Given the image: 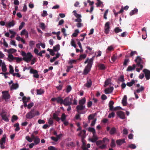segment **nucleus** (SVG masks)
<instances>
[{"label":"nucleus","mask_w":150,"mask_h":150,"mask_svg":"<svg viewBox=\"0 0 150 150\" xmlns=\"http://www.w3.org/2000/svg\"><path fill=\"white\" fill-rule=\"evenodd\" d=\"M16 51V50L13 48H11L9 49L8 53L11 54L12 53H13Z\"/></svg>","instance_id":"c9c22d12"},{"label":"nucleus","mask_w":150,"mask_h":150,"mask_svg":"<svg viewBox=\"0 0 150 150\" xmlns=\"http://www.w3.org/2000/svg\"><path fill=\"white\" fill-rule=\"evenodd\" d=\"M2 97L3 99L6 100H8L10 98V95L8 91H4L2 92Z\"/></svg>","instance_id":"39448f33"},{"label":"nucleus","mask_w":150,"mask_h":150,"mask_svg":"<svg viewBox=\"0 0 150 150\" xmlns=\"http://www.w3.org/2000/svg\"><path fill=\"white\" fill-rule=\"evenodd\" d=\"M143 71L145 74V77L146 79H150V71L147 69H144Z\"/></svg>","instance_id":"9b49d317"},{"label":"nucleus","mask_w":150,"mask_h":150,"mask_svg":"<svg viewBox=\"0 0 150 150\" xmlns=\"http://www.w3.org/2000/svg\"><path fill=\"white\" fill-rule=\"evenodd\" d=\"M85 106H83V105H80L77 106L76 108L78 111L79 110H82L85 108Z\"/></svg>","instance_id":"a878e982"},{"label":"nucleus","mask_w":150,"mask_h":150,"mask_svg":"<svg viewBox=\"0 0 150 150\" xmlns=\"http://www.w3.org/2000/svg\"><path fill=\"white\" fill-rule=\"evenodd\" d=\"M9 67V69H10V71H9L10 73V74H12L13 76V74L15 73H14V70H13V67L11 65H10Z\"/></svg>","instance_id":"58836bf2"},{"label":"nucleus","mask_w":150,"mask_h":150,"mask_svg":"<svg viewBox=\"0 0 150 150\" xmlns=\"http://www.w3.org/2000/svg\"><path fill=\"white\" fill-rule=\"evenodd\" d=\"M115 116V113L114 112H112L111 113H110L108 116V118L113 117Z\"/></svg>","instance_id":"49530a36"},{"label":"nucleus","mask_w":150,"mask_h":150,"mask_svg":"<svg viewBox=\"0 0 150 150\" xmlns=\"http://www.w3.org/2000/svg\"><path fill=\"white\" fill-rule=\"evenodd\" d=\"M25 139L28 142H31L33 140V139H32V138L31 137V138H30L29 136H26L25 137Z\"/></svg>","instance_id":"052dcab7"},{"label":"nucleus","mask_w":150,"mask_h":150,"mask_svg":"<svg viewBox=\"0 0 150 150\" xmlns=\"http://www.w3.org/2000/svg\"><path fill=\"white\" fill-rule=\"evenodd\" d=\"M73 12L74 13V15L78 18L77 19H75V21L78 23L81 22L82 21L81 19V15L77 13L75 10Z\"/></svg>","instance_id":"423d86ee"},{"label":"nucleus","mask_w":150,"mask_h":150,"mask_svg":"<svg viewBox=\"0 0 150 150\" xmlns=\"http://www.w3.org/2000/svg\"><path fill=\"white\" fill-rule=\"evenodd\" d=\"M71 89V86H68L67 88V89L66 90V92L67 93H69Z\"/></svg>","instance_id":"0e129e2a"},{"label":"nucleus","mask_w":150,"mask_h":150,"mask_svg":"<svg viewBox=\"0 0 150 150\" xmlns=\"http://www.w3.org/2000/svg\"><path fill=\"white\" fill-rule=\"evenodd\" d=\"M71 44L72 46L74 47L75 48L76 47V45L75 43V42L74 39H71Z\"/></svg>","instance_id":"37998d69"},{"label":"nucleus","mask_w":150,"mask_h":150,"mask_svg":"<svg viewBox=\"0 0 150 150\" xmlns=\"http://www.w3.org/2000/svg\"><path fill=\"white\" fill-rule=\"evenodd\" d=\"M79 33V30H78V29L75 30L74 33L72 35L76 37L77 36V35Z\"/></svg>","instance_id":"a18cd8bd"},{"label":"nucleus","mask_w":150,"mask_h":150,"mask_svg":"<svg viewBox=\"0 0 150 150\" xmlns=\"http://www.w3.org/2000/svg\"><path fill=\"white\" fill-rule=\"evenodd\" d=\"M110 22H107L105 23V25L104 27V33L107 34H108L110 31Z\"/></svg>","instance_id":"20e7f679"},{"label":"nucleus","mask_w":150,"mask_h":150,"mask_svg":"<svg viewBox=\"0 0 150 150\" xmlns=\"http://www.w3.org/2000/svg\"><path fill=\"white\" fill-rule=\"evenodd\" d=\"M48 150H57V149L55 147L52 146H50L48 148Z\"/></svg>","instance_id":"864d4df0"},{"label":"nucleus","mask_w":150,"mask_h":150,"mask_svg":"<svg viewBox=\"0 0 150 150\" xmlns=\"http://www.w3.org/2000/svg\"><path fill=\"white\" fill-rule=\"evenodd\" d=\"M1 67L2 70L3 71L6 72L7 71V69L5 64Z\"/></svg>","instance_id":"c03bdc74"},{"label":"nucleus","mask_w":150,"mask_h":150,"mask_svg":"<svg viewBox=\"0 0 150 150\" xmlns=\"http://www.w3.org/2000/svg\"><path fill=\"white\" fill-rule=\"evenodd\" d=\"M30 72L31 73H33L34 74L33 77H34L36 78L39 77V75L38 74V72L37 70L33 69H31L30 70Z\"/></svg>","instance_id":"ddd939ff"},{"label":"nucleus","mask_w":150,"mask_h":150,"mask_svg":"<svg viewBox=\"0 0 150 150\" xmlns=\"http://www.w3.org/2000/svg\"><path fill=\"white\" fill-rule=\"evenodd\" d=\"M92 65V60H90L88 62V64L85 68L83 71V74L85 75L87 74L90 71Z\"/></svg>","instance_id":"7ed1b4c3"},{"label":"nucleus","mask_w":150,"mask_h":150,"mask_svg":"<svg viewBox=\"0 0 150 150\" xmlns=\"http://www.w3.org/2000/svg\"><path fill=\"white\" fill-rule=\"evenodd\" d=\"M116 143L118 145H121L122 144L125 143V139H121L116 140Z\"/></svg>","instance_id":"a211bd4d"},{"label":"nucleus","mask_w":150,"mask_h":150,"mask_svg":"<svg viewBox=\"0 0 150 150\" xmlns=\"http://www.w3.org/2000/svg\"><path fill=\"white\" fill-rule=\"evenodd\" d=\"M113 89V87H111L109 88H106L105 90V93L106 94L110 93L112 91Z\"/></svg>","instance_id":"2eb2a0df"},{"label":"nucleus","mask_w":150,"mask_h":150,"mask_svg":"<svg viewBox=\"0 0 150 150\" xmlns=\"http://www.w3.org/2000/svg\"><path fill=\"white\" fill-rule=\"evenodd\" d=\"M129 61V60L128 59H125L124 62V65L127 66V65Z\"/></svg>","instance_id":"338daca9"},{"label":"nucleus","mask_w":150,"mask_h":150,"mask_svg":"<svg viewBox=\"0 0 150 150\" xmlns=\"http://www.w3.org/2000/svg\"><path fill=\"white\" fill-rule=\"evenodd\" d=\"M98 139V138L96 134H93L92 138L90 139V140L93 143L96 142Z\"/></svg>","instance_id":"dca6fc26"},{"label":"nucleus","mask_w":150,"mask_h":150,"mask_svg":"<svg viewBox=\"0 0 150 150\" xmlns=\"http://www.w3.org/2000/svg\"><path fill=\"white\" fill-rule=\"evenodd\" d=\"M75 143L73 142H70L69 143H68L67 144V146H71L73 147L75 146Z\"/></svg>","instance_id":"4c0bfd02"},{"label":"nucleus","mask_w":150,"mask_h":150,"mask_svg":"<svg viewBox=\"0 0 150 150\" xmlns=\"http://www.w3.org/2000/svg\"><path fill=\"white\" fill-rule=\"evenodd\" d=\"M88 130L89 132H92L93 134H96V130L94 128L89 127L88 128Z\"/></svg>","instance_id":"c756f323"},{"label":"nucleus","mask_w":150,"mask_h":150,"mask_svg":"<svg viewBox=\"0 0 150 150\" xmlns=\"http://www.w3.org/2000/svg\"><path fill=\"white\" fill-rule=\"evenodd\" d=\"M15 24V21L12 20L11 21L8 22L6 23V27H8V28H10L11 27H13Z\"/></svg>","instance_id":"f8f14e48"},{"label":"nucleus","mask_w":150,"mask_h":150,"mask_svg":"<svg viewBox=\"0 0 150 150\" xmlns=\"http://www.w3.org/2000/svg\"><path fill=\"white\" fill-rule=\"evenodd\" d=\"M115 31L116 33H118L122 31V29L119 28L118 27H117L115 29Z\"/></svg>","instance_id":"680f3d73"},{"label":"nucleus","mask_w":150,"mask_h":150,"mask_svg":"<svg viewBox=\"0 0 150 150\" xmlns=\"http://www.w3.org/2000/svg\"><path fill=\"white\" fill-rule=\"evenodd\" d=\"M39 115V112L38 111H36L34 109H32L26 114V117L27 119H31L34 117L36 115Z\"/></svg>","instance_id":"f03ea898"},{"label":"nucleus","mask_w":150,"mask_h":150,"mask_svg":"<svg viewBox=\"0 0 150 150\" xmlns=\"http://www.w3.org/2000/svg\"><path fill=\"white\" fill-rule=\"evenodd\" d=\"M22 100L23 103H26L29 102L30 98L29 97H27L25 96H23V97Z\"/></svg>","instance_id":"aec40b11"},{"label":"nucleus","mask_w":150,"mask_h":150,"mask_svg":"<svg viewBox=\"0 0 150 150\" xmlns=\"http://www.w3.org/2000/svg\"><path fill=\"white\" fill-rule=\"evenodd\" d=\"M95 116V115L94 114H91L88 117V119L89 120H90L91 119H93L94 117Z\"/></svg>","instance_id":"e2e57ef3"},{"label":"nucleus","mask_w":150,"mask_h":150,"mask_svg":"<svg viewBox=\"0 0 150 150\" xmlns=\"http://www.w3.org/2000/svg\"><path fill=\"white\" fill-rule=\"evenodd\" d=\"M129 147L132 149H135L136 148V146L134 144H132L129 146Z\"/></svg>","instance_id":"69168bd1"},{"label":"nucleus","mask_w":150,"mask_h":150,"mask_svg":"<svg viewBox=\"0 0 150 150\" xmlns=\"http://www.w3.org/2000/svg\"><path fill=\"white\" fill-rule=\"evenodd\" d=\"M18 119V116L16 115H13L12 116V118L11 119V121L12 122H14V121H16Z\"/></svg>","instance_id":"ea45409f"},{"label":"nucleus","mask_w":150,"mask_h":150,"mask_svg":"<svg viewBox=\"0 0 150 150\" xmlns=\"http://www.w3.org/2000/svg\"><path fill=\"white\" fill-rule=\"evenodd\" d=\"M127 96L125 95L124 96L122 100V103H127Z\"/></svg>","instance_id":"de8ad7c7"},{"label":"nucleus","mask_w":150,"mask_h":150,"mask_svg":"<svg viewBox=\"0 0 150 150\" xmlns=\"http://www.w3.org/2000/svg\"><path fill=\"white\" fill-rule=\"evenodd\" d=\"M60 45H57L53 47V49L55 51L59 50H60Z\"/></svg>","instance_id":"e433bc0d"},{"label":"nucleus","mask_w":150,"mask_h":150,"mask_svg":"<svg viewBox=\"0 0 150 150\" xmlns=\"http://www.w3.org/2000/svg\"><path fill=\"white\" fill-rule=\"evenodd\" d=\"M137 82V81L132 80L131 82L127 83V85L129 87L133 85V84L135 83L136 82Z\"/></svg>","instance_id":"4be33fe9"},{"label":"nucleus","mask_w":150,"mask_h":150,"mask_svg":"<svg viewBox=\"0 0 150 150\" xmlns=\"http://www.w3.org/2000/svg\"><path fill=\"white\" fill-rule=\"evenodd\" d=\"M40 27L42 29V30H43L45 29V24L44 23H40Z\"/></svg>","instance_id":"6e6d98bb"},{"label":"nucleus","mask_w":150,"mask_h":150,"mask_svg":"<svg viewBox=\"0 0 150 150\" xmlns=\"http://www.w3.org/2000/svg\"><path fill=\"white\" fill-rule=\"evenodd\" d=\"M144 90V88L143 86H141L139 88L137 89L135 91H134L137 93H139L141 92L142 91Z\"/></svg>","instance_id":"473e14b6"},{"label":"nucleus","mask_w":150,"mask_h":150,"mask_svg":"<svg viewBox=\"0 0 150 150\" xmlns=\"http://www.w3.org/2000/svg\"><path fill=\"white\" fill-rule=\"evenodd\" d=\"M21 54L23 57V59L27 63L30 62L33 57L31 53L29 52L26 53L24 51H22Z\"/></svg>","instance_id":"f257e3e1"},{"label":"nucleus","mask_w":150,"mask_h":150,"mask_svg":"<svg viewBox=\"0 0 150 150\" xmlns=\"http://www.w3.org/2000/svg\"><path fill=\"white\" fill-rule=\"evenodd\" d=\"M115 48V47L113 45L108 46L106 50V52L108 53L112 51Z\"/></svg>","instance_id":"412c9836"},{"label":"nucleus","mask_w":150,"mask_h":150,"mask_svg":"<svg viewBox=\"0 0 150 150\" xmlns=\"http://www.w3.org/2000/svg\"><path fill=\"white\" fill-rule=\"evenodd\" d=\"M82 142L83 143V144L82 146V149L83 150H88V148L90 147V144H88L87 145V147H86V144L85 143L83 142V137H82Z\"/></svg>","instance_id":"0eeeda50"},{"label":"nucleus","mask_w":150,"mask_h":150,"mask_svg":"<svg viewBox=\"0 0 150 150\" xmlns=\"http://www.w3.org/2000/svg\"><path fill=\"white\" fill-rule=\"evenodd\" d=\"M123 134L125 135L127 134L128 133V130L126 128H124L123 130Z\"/></svg>","instance_id":"774afa93"},{"label":"nucleus","mask_w":150,"mask_h":150,"mask_svg":"<svg viewBox=\"0 0 150 150\" xmlns=\"http://www.w3.org/2000/svg\"><path fill=\"white\" fill-rule=\"evenodd\" d=\"M36 92L37 94L38 95H41L44 93L43 90L41 89H37L36 90Z\"/></svg>","instance_id":"393cba45"},{"label":"nucleus","mask_w":150,"mask_h":150,"mask_svg":"<svg viewBox=\"0 0 150 150\" xmlns=\"http://www.w3.org/2000/svg\"><path fill=\"white\" fill-rule=\"evenodd\" d=\"M6 138V134H4L3 136V137L0 140V144H3L5 143Z\"/></svg>","instance_id":"6ab92c4d"},{"label":"nucleus","mask_w":150,"mask_h":150,"mask_svg":"<svg viewBox=\"0 0 150 150\" xmlns=\"http://www.w3.org/2000/svg\"><path fill=\"white\" fill-rule=\"evenodd\" d=\"M111 79H107L105 82V85L104 86L106 87L108 85L111 84Z\"/></svg>","instance_id":"bb28decb"},{"label":"nucleus","mask_w":150,"mask_h":150,"mask_svg":"<svg viewBox=\"0 0 150 150\" xmlns=\"http://www.w3.org/2000/svg\"><path fill=\"white\" fill-rule=\"evenodd\" d=\"M35 42L33 41H30L29 42V46L30 47H32L33 46L35 45Z\"/></svg>","instance_id":"bf43d9fd"},{"label":"nucleus","mask_w":150,"mask_h":150,"mask_svg":"<svg viewBox=\"0 0 150 150\" xmlns=\"http://www.w3.org/2000/svg\"><path fill=\"white\" fill-rule=\"evenodd\" d=\"M101 52L99 51L98 52H96L95 53V55L96 57H100L101 56Z\"/></svg>","instance_id":"13d9d810"},{"label":"nucleus","mask_w":150,"mask_h":150,"mask_svg":"<svg viewBox=\"0 0 150 150\" xmlns=\"http://www.w3.org/2000/svg\"><path fill=\"white\" fill-rule=\"evenodd\" d=\"M138 65V67H139V68H137L136 69V71L138 72H139L143 68V66L142 65Z\"/></svg>","instance_id":"603ef678"},{"label":"nucleus","mask_w":150,"mask_h":150,"mask_svg":"<svg viewBox=\"0 0 150 150\" xmlns=\"http://www.w3.org/2000/svg\"><path fill=\"white\" fill-rule=\"evenodd\" d=\"M25 23L24 22H22L21 24V25L19 27L18 29L19 30H21L24 26Z\"/></svg>","instance_id":"3c124183"},{"label":"nucleus","mask_w":150,"mask_h":150,"mask_svg":"<svg viewBox=\"0 0 150 150\" xmlns=\"http://www.w3.org/2000/svg\"><path fill=\"white\" fill-rule=\"evenodd\" d=\"M92 84V81L90 79L88 80L87 83L85 84L87 88H89L91 87Z\"/></svg>","instance_id":"cd10ccee"},{"label":"nucleus","mask_w":150,"mask_h":150,"mask_svg":"<svg viewBox=\"0 0 150 150\" xmlns=\"http://www.w3.org/2000/svg\"><path fill=\"white\" fill-rule=\"evenodd\" d=\"M135 65L134 64L133 65L132 67L129 66L128 67L127 70V71H131L134 70L135 68Z\"/></svg>","instance_id":"f704fd0d"},{"label":"nucleus","mask_w":150,"mask_h":150,"mask_svg":"<svg viewBox=\"0 0 150 150\" xmlns=\"http://www.w3.org/2000/svg\"><path fill=\"white\" fill-rule=\"evenodd\" d=\"M56 102L59 103H64L63 99L61 97V96H59L57 97V100Z\"/></svg>","instance_id":"c85d7f7f"},{"label":"nucleus","mask_w":150,"mask_h":150,"mask_svg":"<svg viewBox=\"0 0 150 150\" xmlns=\"http://www.w3.org/2000/svg\"><path fill=\"white\" fill-rule=\"evenodd\" d=\"M135 61L137 62V65H141L140 64L141 61V58L139 56H138L135 59Z\"/></svg>","instance_id":"b1692460"},{"label":"nucleus","mask_w":150,"mask_h":150,"mask_svg":"<svg viewBox=\"0 0 150 150\" xmlns=\"http://www.w3.org/2000/svg\"><path fill=\"white\" fill-rule=\"evenodd\" d=\"M117 116L120 118L124 119L125 118V113L122 111H117L116 112Z\"/></svg>","instance_id":"6e6552de"},{"label":"nucleus","mask_w":150,"mask_h":150,"mask_svg":"<svg viewBox=\"0 0 150 150\" xmlns=\"http://www.w3.org/2000/svg\"><path fill=\"white\" fill-rule=\"evenodd\" d=\"M53 118L54 119L56 120L58 122L60 120V118L58 117V115L55 113H54L53 114Z\"/></svg>","instance_id":"2f4dec72"},{"label":"nucleus","mask_w":150,"mask_h":150,"mask_svg":"<svg viewBox=\"0 0 150 150\" xmlns=\"http://www.w3.org/2000/svg\"><path fill=\"white\" fill-rule=\"evenodd\" d=\"M113 104H109V107H110V110L111 111H116L121 109V107L120 106H117L115 107H114L113 106Z\"/></svg>","instance_id":"9d476101"},{"label":"nucleus","mask_w":150,"mask_h":150,"mask_svg":"<svg viewBox=\"0 0 150 150\" xmlns=\"http://www.w3.org/2000/svg\"><path fill=\"white\" fill-rule=\"evenodd\" d=\"M99 68L101 70H104L105 69V67L103 64H100L98 65Z\"/></svg>","instance_id":"a19ab883"},{"label":"nucleus","mask_w":150,"mask_h":150,"mask_svg":"<svg viewBox=\"0 0 150 150\" xmlns=\"http://www.w3.org/2000/svg\"><path fill=\"white\" fill-rule=\"evenodd\" d=\"M19 85L17 83H13L10 87V90H16L17 89Z\"/></svg>","instance_id":"4468645a"},{"label":"nucleus","mask_w":150,"mask_h":150,"mask_svg":"<svg viewBox=\"0 0 150 150\" xmlns=\"http://www.w3.org/2000/svg\"><path fill=\"white\" fill-rule=\"evenodd\" d=\"M28 32V31H26L25 29H23L22 30L20 33V35H25L26 33Z\"/></svg>","instance_id":"09e8293b"},{"label":"nucleus","mask_w":150,"mask_h":150,"mask_svg":"<svg viewBox=\"0 0 150 150\" xmlns=\"http://www.w3.org/2000/svg\"><path fill=\"white\" fill-rule=\"evenodd\" d=\"M66 118V115L64 113H63L61 117V120L62 122H64Z\"/></svg>","instance_id":"79ce46f5"},{"label":"nucleus","mask_w":150,"mask_h":150,"mask_svg":"<svg viewBox=\"0 0 150 150\" xmlns=\"http://www.w3.org/2000/svg\"><path fill=\"white\" fill-rule=\"evenodd\" d=\"M2 119L4 120L6 122H8L9 121V120L8 118L6 116V115H4L3 117H1Z\"/></svg>","instance_id":"4d7b16f0"},{"label":"nucleus","mask_w":150,"mask_h":150,"mask_svg":"<svg viewBox=\"0 0 150 150\" xmlns=\"http://www.w3.org/2000/svg\"><path fill=\"white\" fill-rule=\"evenodd\" d=\"M138 9L136 8H135L134 9L131 11L129 13L130 16H132L134 14L137 13L138 12Z\"/></svg>","instance_id":"7c9ffc66"},{"label":"nucleus","mask_w":150,"mask_h":150,"mask_svg":"<svg viewBox=\"0 0 150 150\" xmlns=\"http://www.w3.org/2000/svg\"><path fill=\"white\" fill-rule=\"evenodd\" d=\"M116 144L115 142L113 139H112L110 144V146L112 148L115 147V146Z\"/></svg>","instance_id":"8fccbe9b"},{"label":"nucleus","mask_w":150,"mask_h":150,"mask_svg":"<svg viewBox=\"0 0 150 150\" xmlns=\"http://www.w3.org/2000/svg\"><path fill=\"white\" fill-rule=\"evenodd\" d=\"M116 132V130L115 127H112L110 131V134L111 135H113Z\"/></svg>","instance_id":"5701e85b"},{"label":"nucleus","mask_w":150,"mask_h":150,"mask_svg":"<svg viewBox=\"0 0 150 150\" xmlns=\"http://www.w3.org/2000/svg\"><path fill=\"white\" fill-rule=\"evenodd\" d=\"M72 99L71 97H68L65 98L64 100H63L64 103H71V102H70Z\"/></svg>","instance_id":"f3484780"},{"label":"nucleus","mask_w":150,"mask_h":150,"mask_svg":"<svg viewBox=\"0 0 150 150\" xmlns=\"http://www.w3.org/2000/svg\"><path fill=\"white\" fill-rule=\"evenodd\" d=\"M31 137L33 140H34L35 144V145L38 144L40 142V139L38 136H35L33 134H32L31 135Z\"/></svg>","instance_id":"1a4fd4ad"},{"label":"nucleus","mask_w":150,"mask_h":150,"mask_svg":"<svg viewBox=\"0 0 150 150\" xmlns=\"http://www.w3.org/2000/svg\"><path fill=\"white\" fill-rule=\"evenodd\" d=\"M47 15L48 14L47 11L44 10L42 12V13L41 14V16L42 17H45L47 16Z\"/></svg>","instance_id":"5fc2aeb1"},{"label":"nucleus","mask_w":150,"mask_h":150,"mask_svg":"<svg viewBox=\"0 0 150 150\" xmlns=\"http://www.w3.org/2000/svg\"><path fill=\"white\" fill-rule=\"evenodd\" d=\"M7 59L9 61L11 62L14 59V57L12 54H9L8 56Z\"/></svg>","instance_id":"72a5a7b5"}]
</instances>
